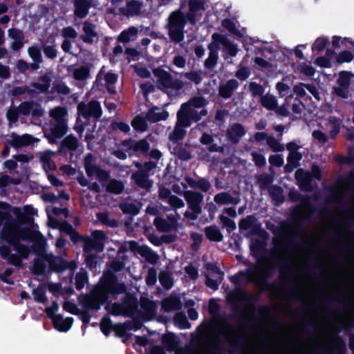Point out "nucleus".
Segmentation results:
<instances>
[{"instance_id": "obj_1", "label": "nucleus", "mask_w": 354, "mask_h": 354, "mask_svg": "<svg viewBox=\"0 0 354 354\" xmlns=\"http://www.w3.org/2000/svg\"><path fill=\"white\" fill-rule=\"evenodd\" d=\"M22 223L12 219L9 223H5L1 232L0 238L10 245H19L20 241H31L36 234L34 230L21 226Z\"/></svg>"}, {"instance_id": "obj_2", "label": "nucleus", "mask_w": 354, "mask_h": 354, "mask_svg": "<svg viewBox=\"0 0 354 354\" xmlns=\"http://www.w3.org/2000/svg\"><path fill=\"white\" fill-rule=\"evenodd\" d=\"M187 21L188 19L180 8L169 14L165 28L167 30L171 42L180 44L185 39V28Z\"/></svg>"}, {"instance_id": "obj_3", "label": "nucleus", "mask_w": 354, "mask_h": 354, "mask_svg": "<svg viewBox=\"0 0 354 354\" xmlns=\"http://www.w3.org/2000/svg\"><path fill=\"white\" fill-rule=\"evenodd\" d=\"M207 104L205 98L203 96H194L187 102L183 103L178 112L194 122L200 121L203 116L207 115V110L203 109L201 111L195 109L203 108Z\"/></svg>"}, {"instance_id": "obj_4", "label": "nucleus", "mask_w": 354, "mask_h": 354, "mask_svg": "<svg viewBox=\"0 0 354 354\" xmlns=\"http://www.w3.org/2000/svg\"><path fill=\"white\" fill-rule=\"evenodd\" d=\"M209 328L216 334L218 341H225L227 343L229 354H243L245 353V344L248 341L245 335L235 334L232 337H228L223 333H216V327L213 324L209 325Z\"/></svg>"}, {"instance_id": "obj_5", "label": "nucleus", "mask_w": 354, "mask_h": 354, "mask_svg": "<svg viewBox=\"0 0 354 354\" xmlns=\"http://www.w3.org/2000/svg\"><path fill=\"white\" fill-rule=\"evenodd\" d=\"M154 77L156 78V85L158 89L166 91L172 89L180 91L183 89L184 83L182 80L174 78L173 76L162 67L158 66L152 70Z\"/></svg>"}, {"instance_id": "obj_6", "label": "nucleus", "mask_w": 354, "mask_h": 354, "mask_svg": "<svg viewBox=\"0 0 354 354\" xmlns=\"http://www.w3.org/2000/svg\"><path fill=\"white\" fill-rule=\"evenodd\" d=\"M183 196L188 208L191 210L186 211L184 216L192 221L196 220L202 212L201 203L204 198L203 194L199 192L186 190L184 192Z\"/></svg>"}, {"instance_id": "obj_7", "label": "nucleus", "mask_w": 354, "mask_h": 354, "mask_svg": "<svg viewBox=\"0 0 354 354\" xmlns=\"http://www.w3.org/2000/svg\"><path fill=\"white\" fill-rule=\"evenodd\" d=\"M107 236L102 230H96L92 232V237L85 236L83 241V255L91 253L93 250L102 252L104 250V241Z\"/></svg>"}, {"instance_id": "obj_8", "label": "nucleus", "mask_w": 354, "mask_h": 354, "mask_svg": "<svg viewBox=\"0 0 354 354\" xmlns=\"http://www.w3.org/2000/svg\"><path fill=\"white\" fill-rule=\"evenodd\" d=\"M276 266L279 271V279L281 282L290 288L289 291V296L290 299L295 301H299V295L292 290L294 288L292 281L289 277L284 274L285 271H289L293 268V261L289 258L284 257L278 261Z\"/></svg>"}, {"instance_id": "obj_9", "label": "nucleus", "mask_w": 354, "mask_h": 354, "mask_svg": "<svg viewBox=\"0 0 354 354\" xmlns=\"http://www.w3.org/2000/svg\"><path fill=\"white\" fill-rule=\"evenodd\" d=\"M46 241L42 238L41 240L35 242L31 248L35 254L40 256L39 258L34 259L32 272L34 274L43 275L46 270V254H40L45 250Z\"/></svg>"}, {"instance_id": "obj_10", "label": "nucleus", "mask_w": 354, "mask_h": 354, "mask_svg": "<svg viewBox=\"0 0 354 354\" xmlns=\"http://www.w3.org/2000/svg\"><path fill=\"white\" fill-rule=\"evenodd\" d=\"M107 301L108 297L100 290L84 295L80 300V303L84 310L98 311Z\"/></svg>"}, {"instance_id": "obj_11", "label": "nucleus", "mask_w": 354, "mask_h": 354, "mask_svg": "<svg viewBox=\"0 0 354 354\" xmlns=\"http://www.w3.org/2000/svg\"><path fill=\"white\" fill-rule=\"evenodd\" d=\"M177 120L174 130L169 134V140L173 143L180 142L187 133L186 128L189 127L194 122L187 117L177 112Z\"/></svg>"}, {"instance_id": "obj_12", "label": "nucleus", "mask_w": 354, "mask_h": 354, "mask_svg": "<svg viewBox=\"0 0 354 354\" xmlns=\"http://www.w3.org/2000/svg\"><path fill=\"white\" fill-rule=\"evenodd\" d=\"M77 114L86 120L93 118L98 120L102 115V109L97 100H91L88 104L82 102L77 105Z\"/></svg>"}, {"instance_id": "obj_13", "label": "nucleus", "mask_w": 354, "mask_h": 354, "mask_svg": "<svg viewBox=\"0 0 354 354\" xmlns=\"http://www.w3.org/2000/svg\"><path fill=\"white\" fill-rule=\"evenodd\" d=\"M351 76H353V74L351 71H342L339 72L337 80L338 86L333 87V93L342 99H348L351 96L349 87Z\"/></svg>"}, {"instance_id": "obj_14", "label": "nucleus", "mask_w": 354, "mask_h": 354, "mask_svg": "<svg viewBox=\"0 0 354 354\" xmlns=\"http://www.w3.org/2000/svg\"><path fill=\"white\" fill-rule=\"evenodd\" d=\"M138 307L137 299L131 296L124 301L123 304H119L118 303L113 304L111 314L115 316L124 315L126 317H132L138 311Z\"/></svg>"}, {"instance_id": "obj_15", "label": "nucleus", "mask_w": 354, "mask_h": 354, "mask_svg": "<svg viewBox=\"0 0 354 354\" xmlns=\"http://www.w3.org/2000/svg\"><path fill=\"white\" fill-rule=\"evenodd\" d=\"M127 290L124 283H118L117 277L113 274L105 277L102 282L101 292L109 297V295H118L124 293Z\"/></svg>"}, {"instance_id": "obj_16", "label": "nucleus", "mask_w": 354, "mask_h": 354, "mask_svg": "<svg viewBox=\"0 0 354 354\" xmlns=\"http://www.w3.org/2000/svg\"><path fill=\"white\" fill-rule=\"evenodd\" d=\"M296 183L301 192H312L317 187V183L311 178L310 171L298 169L295 174Z\"/></svg>"}, {"instance_id": "obj_17", "label": "nucleus", "mask_w": 354, "mask_h": 354, "mask_svg": "<svg viewBox=\"0 0 354 354\" xmlns=\"http://www.w3.org/2000/svg\"><path fill=\"white\" fill-rule=\"evenodd\" d=\"M260 266L257 272L254 274H261L262 277L261 286L262 288L266 291L272 292L277 290V287L274 283H268V280L272 276V272L271 267H266L263 264L259 262L256 266Z\"/></svg>"}, {"instance_id": "obj_18", "label": "nucleus", "mask_w": 354, "mask_h": 354, "mask_svg": "<svg viewBox=\"0 0 354 354\" xmlns=\"http://www.w3.org/2000/svg\"><path fill=\"white\" fill-rule=\"evenodd\" d=\"M123 147H127V150L133 151L134 152H141L145 153L150 149V145L146 139L136 140L132 138L124 140L122 142Z\"/></svg>"}, {"instance_id": "obj_19", "label": "nucleus", "mask_w": 354, "mask_h": 354, "mask_svg": "<svg viewBox=\"0 0 354 354\" xmlns=\"http://www.w3.org/2000/svg\"><path fill=\"white\" fill-rule=\"evenodd\" d=\"M156 230L160 232H168L176 230L178 227L177 220L174 217L169 216V221L164 218L156 216L153 221Z\"/></svg>"}, {"instance_id": "obj_20", "label": "nucleus", "mask_w": 354, "mask_h": 354, "mask_svg": "<svg viewBox=\"0 0 354 354\" xmlns=\"http://www.w3.org/2000/svg\"><path fill=\"white\" fill-rule=\"evenodd\" d=\"M188 6L189 10L185 15L189 24L194 26L197 21V12L205 9V1L204 0H189Z\"/></svg>"}, {"instance_id": "obj_21", "label": "nucleus", "mask_w": 354, "mask_h": 354, "mask_svg": "<svg viewBox=\"0 0 354 354\" xmlns=\"http://www.w3.org/2000/svg\"><path fill=\"white\" fill-rule=\"evenodd\" d=\"M288 197L292 202L299 201L301 205L310 212L309 216L314 212L315 209L311 203V198L308 195H302L297 190L292 189L289 191Z\"/></svg>"}, {"instance_id": "obj_22", "label": "nucleus", "mask_w": 354, "mask_h": 354, "mask_svg": "<svg viewBox=\"0 0 354 354\" xmlns=\"http://www.w3.org/2000/svg\"><path fill=\"white\" fill-rule=\"evenodd\" d=\"M131 179L139 188L147 191H149L153 186V180L149 179V174L141 172L139 170L131 174Z\"/></svg>"}, {"instance_id": "obj_23", "label": "nucleus", "mask_w": 354, "mask_h": 354, "mask_svg": "<svg viewBox=\"0 0 354 354\" xmlns=\"http://www.w3.org/2000/svg\"><path fill=\"white\" fill-rule=\"evenodd\" d=\"M45 257L50 270L61 273L68 269V261L63 258L53 254L46 255Z\"/></svg>"}, {"instance_id": "obj_24", "label": "nucleus", "mask_w": 354, "mask_h": 354, "mask_svg": "<svg viewBox=\"0 0 354 354\" xmlns=\"http://www.w3.org/2000/svg\"><path fill=\"white\" fill-rule=\"evenodd\" d=\"M83 32L84 35L80 36V39L86 44H92L94 43V38H98L97 32H96V26L89 21H84L83 23Z\"/></svg>"}, {"instance_id": "obj_25", "label": "nucleus", "mask_w": 354, "mask_h": 354, "mask_svg": "<svg viewBox=\"0 0 354 354\" xmlns=\"http://www.w3.org/2000/svg\"><path fill=\"white\" fill-rule=\"evenodd\" d=\"M11 140H8V142L14 148H20L23 147H27L33 144L35 138L29 134H24L19 136L15 133L11 134Z\"/></svg>"}, {"instance_id": "obj_26", "label": "nucleus", "mask_w": 354, "mask_h": 354, "mask_svg": "<svg viewBox=\"0 0 354 354\" xmlns=\"http://www.w3.org/2000/svg\"><path fill=\"white\" fill-rule=\"evenodd\" d=\"M239 86V82L235 79H230L225 84L220 85L218 88V95L223 99L230 98L235 90Z\"/></svg>"}, {"instance_id": "obj_27", "label": "nucleus", "mask_w": 354, "mask_h": 354, "mask_svg": "<svg viewBox=\"0 0 354 354\" xmlns=\"http://www.w3.org/2000/svg\"><path fill=\"white\" fill-rule=\"evenodd\" d=\"M245 134L244 127L240 123L233 124L227 131V139L233 144H237Z\"/></svg>"}, {"instance_id": "obj_28", "label": "nucleus", "mask_w": 354, "mask_h": 354, "mask_svg": "<svg viewBox=\"0 0 354 354\" xmlns=\"http://www.w3.org/2000/svg\"><path fill=\"white\" fill-rule=\"evenodd\" d=\"M73 6L75 15L80 19H84L88 15L92 3L91 0H73Z\"/></svg>"}, {"instance_id": "obj_29", "label": "nucleus", "mask_w": 354, "mask_h": 354, "mask_svg": "<svg viewBox=\"0 0 354 354\" xmlns=\"http://www.w3.org/2000/svg\"><path fill=\"white\" fill-rule=\"evenodd\" d=\"M182 302L178 296H169L161 302V308L166 313L180 310Z\"/></svg>"}, {"instance_id": "obj_30", "label": "nucleus", "mask_w": 354, "mask_h": 354, "mask_svg": "<svg viewBox=\"0 0 354 354\" xmlns=\"http://www.w3.org/2000/svg\"><path fill=\"white\" fill-rule=\"evenodd\" d=\"M232 300L235 302H246L248 304L257 301V296L248 293L244 289L235 290L231 295Z\"/></svg>"}, {"instance_id": "obj_31", "label": "nucleus", "mask_w": 354, "mask_h": 354, "mask_svg": "<svg viewBox=\"0 0 354 354\" xmlns=\"http://www.w3.org/2000/svg\"><path fill=\"white\" fill-rule=\"evenodd\" d=\"M346 350V346L344 339L336 334L333 337V345L328 348L326 354H345Z\"/></svg>"}, {"instance_id": "obj_32", "label": "nucleus", "mask_w": 354, "mask_h": 354, "mask_svg": "<svg viewBox=\"0 0 354 354\" xmlns=\"http://www.w3.org/2000/svg\"><path fill=\"white\" fill-rule=\"evenodd\" d=\"M176 146L174 147L171 153L178 157L180 160L188 161L192 158V153L190 151L187 149L189 145L187 143L183 142L176 143Z\"/></svg>"}, {"instance_id": "obj_33", "label": "nucleus", "mask_w": 354, "mask_h": 354, "mask_svg": "<svg viewBox=\"0 0 354 354\" xmlns=\"http://www.w3.org/2000/svg\"><path fill=\"white\" fill-rule=\"evenodd\" d=\"M28 54L33 61L31 66L39 70L40 64L43 62L41 48L37 45L31 46L28 48Z\"/></svg>"}, {"instance_id": "obj_34", "label": "nucleus", "mask_w": 354, "mask_h": 354, "mask_svg": "<svg viewBox=\"0 0 354 354\" xmlns=\"http://www.w3.org/2000/svg\"><path fill=\"white\" fill-rule=\"evenodd\" d=\"M214 201L218 205L232 204L236 205L240 202L239 198L233 197L228 192H221L216 194L214 197Z\"/></svg>"}, {"instance_id": "obj_35", "label": "nucleus", "mask_w": 354, "mask_h": 354, "mask_svg": "<svg viewBox=\"0 0 354 354\" xmlns=\"http://www.w3.org/2000/svg\"><path fill=\"white\" fill-rule=\"evenodd\" d=\"M156 109H159V108L154 106L147 111L146 114L147 120L150 122H158L162 120H166L168 118L169 113L167 111L156 112Z\"/></svg>"}, {"instance_id": "obj_36", "label": "nucleus", "mask_w": 354, "mask_h": 354, "mask_svg": "<svg viewBox=\"0 0 354 354\" xmlns=\"http://www.w3.org/2000/svg\"><path fill=\"white\" fill-rule=\"evenodd\" d=\"M206 238L210 241L220 242L223 239V235L216 225H209L204 230Z\"/></svg>"}, {"instance_id": "obj_37", "label": "nucleus", "mask_w": 354, "mask_h": 354, "mask_svg": "<svg viewBox=\"0 0 354 354\" xmlns=\"http://www.w3.org/2000/svg\"><path fill=\"white\" fill-rule=\"evenodd\" d=\"M260 266H254L253 268H247L245 271L241 270L237 272L236 274L232 276L230 278L231 282L235 284H239L241 282L240 277H243L246 279H249L250 276H253L257 272V270Z\"/></svg>"}, {"instance_id": "obj_38", "label": "nucleus", "mask_w": 354, "mask_h": 354, "mask_svg": "<svg viewBox=\"0 0 354 354\" xmlns=\"http://www.w3.org/2000/svg\"><path fill=\"white\" fill-rule=\"evenodd\" d=\"M41 82H35L32 84V87L37 90L39 93H47L51 84V78L45 74L39 77Z\"/></svg>"}, {"instance_id": "obj_39", "label": "nucleus", "mask_w": 354, "mask_h": 354, "mask_svg": "<svg viewBox=\"0 0 354 354\" xmlns=\"http://www.w3.org/2000/svg\"><path fill=\"white\" fill-rule=\"evenodd\" d=\"M270 197L277 204H281L285 201L283 189L277 185H273L268 190Z\"/></svg>"}, {"instance_id": "obj_40", "label": "nucleus", "mask_w": 354, "mask_h": 354, "mask_svg": "<svg viewBox=\"0 0 354 354\" xmlns=\"http://www.w3.org/2000/svg\"><path fill=\"white\" fill-rule=\"evenodd\" d=\"M24 213L21 214L20 215V209L16 208V210L14 212L15 214L18 216V221L21 223L22 224L26 223H30L33 221V218L31 217L32 214H34V209L30 205L24 206Z\"/></svg>"}, {"instance_id": "obj_41", "label": "nucleus", "mask_w": 354, "mask_h": 354, "mask_svg": "<svg viewBox=\"0 0 354 354\" xmlns=\"http://www.w3.org/2000/svg\"><path fill=\"white\" fill-rule=\"evenodd\" d=\"M302 158V154L300 152L289 153L287 157L288 164L284 167L286 172H290L292 168H295L299 165V162Z\"/></svg>"}, {"instance_id": "obj_42", "label": "nucleus", "mask_w": 354, "mask_h": 354, "mask_svg": "<svg viewBox=\"0 0 354 354\" xmlns=\"http://www.w3.org/2000/svg\"><path fill=\"white\" fill-rule=\"evenodd\" d=\"M106 190L111 194H121L124 190V185L121 180L113 178L109 180Z\"/></svg>"}, {"instance_id": "obj_43", "label": "nucleus", "mask_w": 354, "mask_h": 354, "mask_svg": "<svg viewBox=\"0 0 354 354\" xmlns=\"http://www.w3.org/2000/svg\"><path fill=\"white\" fill-rule=\"evenodd\" d=\"M10 209L11 205L9 203L0 201V227L13 219L12 215L8 212Z\"/></svg>"}, {"instance_id": "obj_44", "label": "nucleus", "mask_w": 354, "mask_h": 354, "mask_svg": "<svg viewBox=\"0 0 354 354\" xmlns=\"http://www.w3.org/2000/svg\"><path fill=\"white\" fill-rule=\"evenodd\" d=\"M208 49L209 50L208 57L204 62V66L207 69H213L218 62V53L216 50L213 48L212 44L208 45Z\"/></svg>"}, {"instance_id": "obj_45", "label": "nucleus", "mask_w": 354, "mask_h": 354, "mask_svg": "<svg viewBox=\"0 0 354 354\" xmlns=\"http://www.w3.org/2000/svg\"><path fill=\"white\" fill-rule=\"evenodd\" d=\"M53 324V327L59 332H67L72 327L73 324V317H66L64 319L62 315V320L57 321V323L55 319L52 322Z\"/></svg>"}, {"instance_id": "obj_46", "label": "nucleus", "mask_w": 354, "mask_h": 354, "mask_svg": "<svg viewBox=\"0 0 354 354\" xmlns=\"http://www.w3.org/2000/svg\"><path fill=\"white\" fill-rule=\"evenodd\" d=\"M67 122H55V124L51 128V134L55 138H62L67 132Z\"/></svg>"}, {"instance_id": "obj_47", "label": "nucleus", "mask_w": 354, "mask_h": 354, "mask_svg": "<svg viewBox=\"0 0 354 354\" xmlns=\"http://www.w3.org/2000/svg\"><path fill=\"white\" fill-rule=\"evenodd\" d=\"M273 180V176L268 174H260L257 176V185L261 190H268L273 185H272Z\"/></svg>"}, {"instance_id": "obj_48", "label": "nucleus", "mask_w": 354, "mask_h": 354, "mask_svg": "<svg viewBox=\"0 0 354 354\" xmlns=\"http://www.w3.org/2000/svg\"><path fill=\"white\" fill-rule=\"evenodd\" d=\"M138 30L134 26H131L122 30L118 37V41L121 43H128L131 39L138 35Z\"/></svg>"}, {"instance_id": "obj_49", "label": "nucleus", "mask_w": 354, "mask_h": 354, "mask_svg": "<svg viewBox=\"0 0 354 354\" xmlns=\"http://www.w3.org/2000/svg\"><path fill=\"white\" fill-rule=\"evenodd\" d=\"M139 254L151 264L156 263L159 258L158 254L147 245H142L141 251H139Z\"/></svg>"}, {"instance_id": "obj_50", "label": "nucleus", "mask_w": 354, "mask_h": 354, "mask_svg": "<svg viewBox=\"0 0 354 354\" xmlns=\"http://www.w3.org/2000/svg\"><path fill=\"white\" fill-rule=\"evenodd\" d=\"M88 281V274L84 268H81L75 275V288L81 290Z\"/></svg>"}, {"instance_id": "obj_51", "label": "nucleus", "mask_w": 354, "mask_h": 354, "mask_svg": "<svg viewBox=\"0 0 354 354\" xmlns=\"http://www.w3.org/2000/svg\"><path fill=\"white\" fill-rule=\"evenodd\" d=\"M113 330L116 336L123 339L124 343L131 337V334L127 332L129 330L125 326V322L114 324Z\"/></svg>"}, {"instance_id": "obj_52", "label": "nucleus", "mask_w": 354, "mask_h": 354, "mask_svg": "<svg viewBox=\"0 0 354 354\" xmlns=\"http://www.w3.org/2000/svg\"><path fill=\"white\" fill-rule=\"evenodd\" d=\"M260 102L262 106L269 111H273L277 105L276 97L272 95L266 94L261 96Z\"/></svg>"}, {"instance_id": "obj_53", "label": "nucleus", "mask_w": 354, "mask_h": 354, "mask_svg": "<svg viewBox=\"0 0 354 354\" xmlns=\"http://www.w3.org/2000/svg\"><path fill=\"white\" fill-rule=\"evenodd\" d=\"M158 279L160 284L164 287L165 289L169 290L173 286V278L169 271L161 270L159 273Z\"/></svg>"}, {"instance_id": "obj_54", "label": "nucleus", "mask_w": 354, "mask_h": 354, "mask_svg": "<svg viewBox=\"0 0 354 354\" xmlns=\"http://www.w3.org/2000/svg\"><path fill=\"white\" fill-rule=\"evenodd\" d=\"M59 309V304L57 301H53L51 306L46 307L44 310V312L47 315L48 317L51 319L53 322L55 319V322L62 320V315L61 314H55V313Z\"/></svg>"}, {"instance_id": "obj_55", "label": "nucleus", "mask_w": 354, "mask_h": 354, "mask_svg": "<svg viewBox=\"0 0 354 354\" xmlns=\"http://www.w3.org/2000/svg\"><path fill=\"white\" fill-rule=\"evenodd\" d=\"M85 264L88 269L94 270L97 268V264L100 263V257L96 254L86 253L83 255Z\"/></svg>"}, {"instance_id": "obj_56", "label": "nucleus", "mask_w": 354, "mask_h": 354, "mask_svg": "<svg viewBox=\"0 0 354 354\" xmlns=\"http://www.w3.org/2000/svg\"><path fill=\"white\" fill-rule=\"evenodd\" d=\"M90 75V67L88 66H82L74 69L73 75L75 80L77 81H84L86 80Z\"/></svg>"}, {"instance_id": "obj_57", "label": "nucleus", "mask_w": 354, "mask_h": 354, "mask_svg": "<svg viewBox=\"0 0 354 354\" xmlns=\"http://www.w3.org/2000/svg\"><path fill=\"white\" fill-rule=\"evenodd\" d=\"M33 93V91L30 89V88L27 85H24L21 86H14L12 89L10 91L12 103L15 100H17L18 97L24 94L31 95Z\"/></svg>"}, {"instance_id": "obj_58", "label": "nucleus", "mask_w": 354, "mask_h": 354, "mask_svg": "<svg viewBox=\"0 0 354 354\" xmlns=\"http://www.w3.org/2000/svg\"><path fill=\"white\" fill-rule=\"evenodd\" d=\"M291 218L295 225L301 227L308 217L304 216L301 207H297L291 210Z\"/></svg>"}, {"instance_id": "obj_59", "label": "nucleus", "mask_w": 354, "mask_h": 354, "mask_svg": "<svg viewBox=\"0 0 354 354\" xmlns=\"http://www.w3.org/2000/svg\"><path fill=\"white\" fill-rule=\"evenodd\" d=\"M173 321L175 325L180 329H186L190 327V323L183 313H176L173 317Z\"/></svg>"}, {"instance_id": "obj_60", "label": "nucleus", "mask_w": 354, "mask_h": 354, "mask_svg": "<svg viewBox=\"0 0 354 354\" xmlns=\"http://www.w3.org/2000/svg\"><path fill=\"white\" fill-rule=\"evenodd\" d=\"M131 126L137 131H145L148 127L145 119L138 115L131 120Z\"/></svg>"}, {"instance_id": "obj_61", "label": "nucleus", "mask_w": 354, "mask_h": 354, "mask_svg": "<svg viewBox=\"0 0 354 354\" xmlns=\"http://www.w3.org/2000/svg\"><path fill=\"white\" fill-rule=\"evenodd\" d=\"M66 114L67 111L66 109L62 106H57L52 109L50 112V115L55 120V122L66 121L64 118Z\"/></svg>"}, {"instance_id": "obj_62", "label": "nucleus", "mask_w": 354, "mask_h": 354, "mask_svg": "<svg viewBox=\"0 0 354 354\" xmlns=\"http://www.w3.org/2000/svg\"><path fill=\"white\" fill-rule=\"evenodd\" d=\"M212 43L211 44L213 45V48L218 51L219 50V44L223 45V46L227 44V42L230 40L225 35H221L219 33H214L212 35Z\"/></svg>"}, {"instance_id": "obj_63", "label": "nucleus", "mask_w": 354, "mask_h": 354, "mask_svg": "<svg viewBox=\"0 0 354 354\" xmlns=\"http://www.w3.org/2000/svg\"><path fill=\"white\" fill-rule=\"evenodd\" d=\"M32 295L35 301L38 303L44 304L47 301L48 299L46 296V290L41 285L32 290Z\"/></svg>"}, {"instance_id": "obj_64", "label": "nucleus", "mask_w": 354, "mask_h": 354, "mask_svg": "<svg viewBox=\"0 0 354 354\" xmlns=\"http://www.w3.org/2000/svg\"><path fill=\"white\" fill-rule=\"evenodd\" d=\"M100 330L102 333L105 335L108 336L111 330H113L114 324H113L111 319L108 317H104L102 318L100 322Z\"/></svg>"}]
</instances>
